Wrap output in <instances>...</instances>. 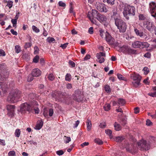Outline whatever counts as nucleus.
Segmentation results:
<instances>
[{
    "label": "nucleus",
    "instance_id": "obj_51",
    "mask_svg": "<svg viewBox=\"0 0 156 156\" xmlns=\"http://www.w3.org/2000/svg\"><path fill=\"white\" fill-rule=\"evenodd\" d=\"M118 78L121 80H124V77L122 76L120 74L118 73L117 75Z\"/></svg>",
    "mask_w": 156,
    "mask_h": 156
},
{
    "label": "nucleus",
    "instance_id": "obj_48",
    "mask_svg": "<svg viewBox=\"0 0 156 156\" xmlns=\"http://www.w3.org/2000/svg\"><path fill=\"white\" fill-rule=\"evenodd\" d=\"M64 137L66 138V140H65V142L66 144L69 143L71 141V138L69 137L65 136Z\"/></svg>",
    "mask_w": 156,
    "mask_h": 156
},
{
    "label": "nucleus",
    "instance_id": "obj_40",
    "mask_svg": "<svg viewBox=\"0 0 156 156\" xmlns=\"http://www.w3.org/2000/svg\"><path fill=\"white\" fill-rule=\"evenodd\" d=\"M120 123L122 125L124 126L126 123V121L125 119H122L121 122H120Z\"/></svg>",
    "mask_w": 156,
    "mask_h": 156
},
{
    "label": "nucleus",
    "instance_id": "obj_31",
    "mask_svg": "<svg viewBox=\"0 0 156 156\" xmlns=\"http://www.w3.org/2000/svg\"><path fill=\"white\" fill-rule=\"evenodd\" d=\"M20 129H17L15 131V136L18 137L20 136Z\"/></svg>",
    "mask_w": 156,
    "mask_h": 156
},
{
    "label": "nucleus",
    "instance_id": "obj_25",
    "mask_svg": "<svg viewBox=\"0 0 156 156\" xmlns=\"http://www.w3.org/2000/svg\"><path fill=\"white\" fill-rule=\"evenodd\" d=\"M114 126L115 127V129L116 131H119L121 129V125L117 123V122H115L114 124Z\"/></svg>",
    "mask_w": 156,
    "mask_h": 156
},
{
    "label": "nucleus",
    "instance_id": "obj_63",
    "mask_svg": "<svg viewBox=\"0 0 156 156\" xmlns=\"http://www.w3.org/2000/svg\"><path fill=\"white\" fill-rule=\"evenodd\" d=\"M69 63L72 66V67H74L75 66V63L73 61L71 60L69 61Z\"/></svg>",
    "mask_w": 156,
    "mask_h": 156
},
{
    "label": "nucleus",
    "instance_id": "obj_43",
    "mask_svg": "<svg viewBox=\"0 0 156 156\" xmlns=\"http://www.w3.org/2000/svg\"><path fill=\"white\" fill-rule=\"evenodd\" d=\"M16 154V153L14 151H11L8 153L9 156H14Z\"/></svg>",
    "mask_w": 156,
    "mask_h": 156
},
{
    "label": "nucleus",
    "instance_id": "obj_22",
    "mask_svg": "<svg viewBox=\"0 0 156 156\" xmlns=\"http://www.w3.org/2000/svg\"><path fill=\"white\" fill-rule=\"evenodd\" d=\"M6 69V66L5 63L0 64V73L2 74L3 72L7 70Z\"/></svg>",
    "mask_w": 156,
    "mask_h": 156
},
{
    "label": "nucleus",
    "instance_id": "obj_20",
    "mask_svg": "<svg viewBox=\"0 0 156 156\" xmlns=\"http://www.w3.org/2000/svg\"><path fill=\"white\" fill-rule=\"evenodd\" d=\"M134 31L136 34L140 37H142L144 36V32L140 30H138L136 28L134 29Z\"/></svg>",
    "mask_w": 156,
    "mask_h": 156
},
{
    "label": "nucleus",
    "instance_id": "obj_14",
    "mask_svg": "<svg viewBox=\"0 0 156 156\" xmlns=\"http://www.w3.org/2000/svg\"><path fill=\"white\" fill-rule=\"evenodd\" d=\"M2 73V74L1 73H0V80L1 81L6 80L9 75L8 71L7 70L4 71Z\"/></svg>",
    "mask_w": 156,
    "mask_h": 156
},
{
    "label": "nucleus",
    "instance_id": "obj_18",
    "mask_svg": "<svg viewBox=\"0 0 156 156\" xmlns=\"http://www.w3.org/2000/svg\"><path fill=\"white\" fill-rule=\"evenodd\" d=\"M141 42L136 41L132 43V46L134 48H140L141 47Z\"/></svg>",
    "mask_w": 156,
    "mask_h": 156
},
{
    "label": "nucleus",
    "instance_id": "obj_17",
    "mask_svg": "<svg viewBox=\"0 0 156 156\" xmlns=\"http://www.w3.org/2000/svg\"><path fill=\"white\" fill-rule=\"evenodd\" d=\"M123 48H124L125 49V50L128 52L129 53L135 54L136 53V50L132 49L127 46H123Z\"/></svg>",
    "mask_w": 156,
    "mask_h": 156
},
{
    "label": "nucleus",
    "instance_id": "obj_11",
    "mask_svg": "<svg viewBox=\"0 0 156 156\" xmlns=\"http://www.w3.org/2000/svg\"><path fill=\"white\" fill-rule=\"evenodd\" d=\"M0 89L2 90V93L0 90V95L1 96H4L6 94L8 89V85L6 83L0 82Z\"/></svg>",
    "mask_w": 156,
    "mask_h": 156
},
{
    "label": "nucleus",
    "instance_id": "obj_42",
    "mask_svg": "<svg viewBox=\"0 0 156 156\" xmlns=\"http://www.w3.org/2000/svg\"><path fill=\"white\" fill-rule=\"evenodd\" d=\"M105 90L107 92H108L111 91L110 87L108 85H106L105 87Z\"/></svg>",
    "mask_w": 156,
    "mask_h": 156
},
{
    "label": "nucleus",
    "instance_id": "obj_35",
    "mask_svg": "<svg viewBox=\"0 0 156 156\" xmlns=\"http://www.w3.org/2000/svg\"><path fill=\"white\" fill-rule=\"evenodd\" d=\"M140 20H144L146 19V17L143 14H140L139 16Z\"/></svg>",
    "mask_w": 156,
    "mask_h": 156
},
{
    "label": "nucleus",
    "instance_id": "obj_45",
    "mask_svg": "<svg viewBox=\"0 0 156 156\" xmlns=\"http://www.w3.org/2000/svg\"><path fill=\"white\" fill-rule=\"evenodd\" d=\"M95 142L98 144H103V142L99 139H96L95 140Z\"/></svg>",
    "mask_w": 156,
    "mask_h": 156
},
{
    "label": "nucleus",
    "instance_id": "obj_5",
    "mask_svg": "<svg viewBox=\"0 0 156 156\" xmlns=\"http://www.w3.org/2000/svg\"><path fill=\"white\" fill-rule=\"evenodd\" d=\"M130 77L134 81L132 82L133 86L136 87H138L140 84V82L141 80V77L139 74L134 72L130 74Z\"/></svg>",
    "mask_w": 156,
    "mask_h": 156
},
{
    "label": "nucleus",
    "instance_id": "obj_4",
    "mask_svg": "<svg viewBox=\"0 0 156 156\" xmlns=\"http://www.w3.org/2000/svg\"><path fill=\"white\" fill-rule=\"evenodd\" d=\"M136 9L134 6L127 5L125 7L123 13L126 18L129 20V16H133L135 14Z\"/></svg>",
    "mask_w": 156,
    "mask_h": 156
},
{
    "label": "nucleus",
    "instance_id": "obj_33",
    "mask_svg": "<svg viewBox=\"0 0 156 156\" xmlns=\"http://www.w3.org/2000/svg\"><path fill=\"white\" fill-rule=\"evenodd\" d=\"M71 78V75L69 73H67L65 79L66 80L70 81Z\"/></svg>",
    "mask_w": 156,
    "mask_h": 156
},
{
    "label": "nucleus",
    "instance_id": "obj_64",
    "mask_svg": "<svg viewBox=\"0 0 156 156\" xmlns=\"http://www.w3.org/2000/svg\"><path fill=\"white\" fill-rule=\"evenodd\" d=\"M99 126L101 128H104L106 126V124L105 123H101L99 125Z\"/></svg>",
    "mask_w": 156,
    "mask_h": 156
},
{
    "label": "nucleus",
    "instance_id": "obj_57",
    "mask_svg": "<svg viewBox=\"0 0 156 156\" xmlns=\"http://www.w3.org/2000/svg\"><path fill=\"white\" fill-rule=\"evenodd\" d=\"M88 32L90 34H92L93 33V27H90L88 30Z\"/></svg>",
    "mask_w": 156,
    "mask_h": 156
},
{
    "label": "nucleus",
    "instance_id": "obj_15",
    "mask_svg": "<svg viewBox=\"0 0 156 156\" xmlns=\"http://www.w3.org/2000/svg\"><path fill=\"white\" fill-rule=\"evenodd\" d=\"M97 9L101 12H107V9L105 6V4L101 3H98L96 6Z\"/></svg>",
    "mask_w": 156,
    "mask_h": 156
},
{
    "label": "nucleus",
    "instance_id": "obj_12",
    "mask_svg": "<svg viewBox=\"0 0 156 156\" xmlns=\"http://www.w3.org/2000/svg\"><path fill=\"white\" fill-rule=\"evenodd\" d=\"M106 40L108 43L110 45L117 46V44L115 42L114 39L108 33L106 34Z\"/></svg>",
    "mask_w": 156,
    "mask_h": 156
},
{
    "label": "nucleus",
    "instance_id": "obj_24",
    "mask_svg": "<svg viewBox=\"0 0 156 156\" xmlns=\"http://www.w3.org/2000/svg\"><path fill=\"white\" fill-rule=\"evenodd\" d=\"M87 130L90 131L91 129L92 124L91 121L88 119L87 122Z\"/></svg>",
    "mask_w": 156,
    "mask_h": 156
},
{
    "label": "nucleus",
    "instance_id": "obj_49",
    "mask_svg": "<svg viewBox=\"0 0 156 156\" xmlns=\"http://www.w3.org/2000/svg\"><path fill=\"white\" fill-rule=\"evenodd\" d=\"M56 153L58 155H62L64 153V152L62 150L58 151L56 152Z\"/></svg>",
    "mask_w": 156,
    "mask_h": 156
},
{
    "label": "nucleus",
    "instance_id": "obj_9",
    "mask_svg": "<svg viewBox=\"0 0 156 156\" xmlns=\"http://www.w3.org/2000/svg\"><path fill=\"white\" fill-rule=\"evenodd\" d=\"M143 23L147 25L146 28L149 31H155L156 27L153 22H150L149 20H146L144 21Z\"/></svg>",
    "mask_w": 156,
    "mask_h": 156
},
{
    "label": "nucleus",
    "instance_id": "obj_54",
    "mask_svg": "<svg viewBox=\"0 0 156 156\" xmlns=\"http://www.w3.org/2000/svg\"><path fill=\"white\" fill-rule=\"evenodd\" d=\"M68 44V43H66L63 44H61L60 46V47L62 48V49H64L66 48Z\"/></svg>",
    "mask_w": 156,
    "mask_h": 156
},
{
    "label": "nucleus",
    "instance_id": "obj_32",
    "mask_svg": "<svg viewBox=\"0 0 156 156\" xmlns=\"http://www.w3.org/2000/svg\"><path fill=\"white\" fill-rule=\"evenodd\" d=\"M39 59V57L38 55H37L34 57V58L33 59V62L37 63L38 62Z\"/></svg>",
    "mask_w": 156,
    "mask_h": 156
},
{
    "label": "nucleus",
    "instance_id": "obj_37",
    "mask_svg": "<svg viewBox=\"0 0 156 156\" xmlns=\"http://www.w3.org/2000/svg\"><path fill=\"white\" fill-rule=\"evenodd\" d=\"M48 78L49 80L51 81H53L54 80L55 77L53 75V74L52 73L50 74L48 76Z\"/></svg>",
    "mask_w": 156,
    "mask_h": 156
},
{
    "label": "nucleus",
    "instance_id": "obj_55",
    "mask_svg": "<svg viewBox=\"0 0 156 156\" xmlns=\"http://www.w3.org/2000/svg\"><path fill=\"white\" fill-rule=\"evenodd\" d=\"M148 95L150 96L154 97H156V92L153 93H149Z\"/></svg>",
    "mask_w": 156,
    "mask_h": 156
},
{
    "label": "nucleus",
    "instance_id": "obj_16",
    "mask_svg": "<svg viewBox=\"0 0 156 156\" xmlns=\"http://www.w3.org/2000/svg\"><path fill=\"white\" fill-rule=\"evenodd\" d=\"M41 71L38 69H36L33 70L32 75L33 76L38 77L41 75Z\"/></svg>",
    "mask_w": 156,
    "mask_h": 156
},
{
    "label": "nucleus",
    "instance_id": "obj_46",
    "mask_svg": "<svg viewBox=\"0 0 156 156\" xmlns=\"http://www.w3.org/2000/svg\"><path fill=\"white\" fill-rule=\"evenodd\" d=\"M34 53L35 54H37L38 53L39 48L37 46H35L34 48Z\"/></svg>",
    "mask_w": 156,
    "mask_h": 156
},
{
    "label": "nucleus",
    "instance_id": "obj_2",
    "mask_svg": "<svg viewBox=\"0 0 156 156\" xmlns=\"http://www.w3.org/2000/svg\"><path fill=\"white\" fill-rule=\"evenodd\" d=\"M21 91L17 89L13 90L7 97V101L10 103H14L18 101L21 96Z\"/></svg>",
    "mask_w": 156,
    "mask_h": 156
},
{
    "label": "nucleus",
    "instance_id": "obj_29",
    "mask_svg": "<svg viewBox=\"0 0 156 156\" xmlns=\"http://www.w3.org/2000/svg\"><path fill=\"white\" fill-rule=\"evenodd\" d=\"M16 53H19L21 51V48L19 45H16L15 48Z\"/></svg>",
    "mask_w": 156,
    "mask_h": 156
},
{
    "label": "nucleus",
    "instance_id": "obj_23",
    "mask_svg": "<svg viewBox=\"0 0 156 156\" xmlns=\"http://www.w3.org/2000/svg\"><path fill=\"white\" fill-rule=\"evenodd\" d=\"M125 139L124 136H118L115 137L114 140L117 142H121Z\"/></svg>",
    "mask_w": 156,
    "mask_h": 156
},
{
    "label": "nucleus",
    "instance_id": "obj_10",
    "mask_svg": "<svg viewBox=\"0 0 156 156\" xmlns=\"http://www.w3.org/2000/svg\"><path fill=\"white\" fill-rule=\"evenodd\" d=\"M149 8L151 16L156 19V3L151 2L149 3Z\"/></svg>",
    "mask_w": 156,
    "mask_h": 156
},
{
    "label": "nucleus",
    "instance_id": "obj_52",
    "mask_svg": "<svg viewBox=\"0 0 156 156\" xmlns=\"http://www.w3.org/2000/svg\"><path fill=\"white\" fill-rule=\"evenodd\" d=\"M105 59L103 57H102V58H100L98 60H96V61L97 62H99L100 63L104 62L105 61Z\"/></svg>",
    "mask_w": 156,
    "mask_h": 156
},
{
    "label": "nucleus",
    "instance_id": "obj_30",
    "mask_svg": "<svg viewBox=\"0 0 156 156\" xmlns=\"http://www.w3.org/2000/svg\"><path fill=\"white\" fill-rule=\"evenodd\" d=\"M105 132L106 134L109 136L111 139L112 138V131L111 130L108 129L105 130Z\"/></svg>",
    "mask_w": 156,
    "mask_h": 156
},
{
    "label": "nucleus",
    "instance_id": "obj_41",
    "mask_svg": "<svg viewBox=\"0 0 156 156\" xmlns=\"http://www.w3.org/2000/svg\"><path fill=\"white\" fill-rule=\"evenodd\" d=\"M58 4L60 6L65 7L66 6V4L61 1H59Z\"/></svg>",
    "mask_w": 156,
    "mask_h": 156
},
{
    "label": "nucleus",
    "instance_id": "obj_38",
    "mask_svg": "<svg viewBox=\"0 0 156 156\" xmlns=\"http://www.w3.org/2000/svg\"><path fill=\"white\" fill-rule=\"evenodd\" d=\"M143 70L144 71V74L145 75H147L149 72V69L147 67H144Z\"/></svg>",
    "mask_w": 156,
    "mask_h": 156
},
{
    "label": "nucleus",
    "instance_id": "obj_28",
    "mask_svg": "<svg viewBox=\"0 0 156 156\" xmlns=\"http://www.w3.org/2000/svg\"><path fill=\"white\" fill-rule=\"evenodd\" d=\"M141 47L142 48H147L149 46V44L146 42H141Z\"/></svg>",
    "mask_w": 156,
    "mask_h": 156
},
{
    "label": "nucleus",
    "instance_id": "obj_27",
    "mask_svg": "<svg viewBox=\"0 0 156 156\" xmlns=\"http://www.w3.org/2000/svg\"><path fill=\"white\" fill-rule=\"evenodd\" d=\"M110 107L111 106L110 104H105L104 106V108L105 111H108L110 110Z\"/></svg>",
    "mask_w": 156,
    "mask_h": 156
},
{
    "label": "nucleus",
    "instance_id": "obj_3",
    "mask_svg": "<svg viewBox=\"0 0 156 156\" xmlns=\"http://www.w3.org/2000/svg\"><path fill=\"white\" fill-rule=\"evenodd\" d=\"M114 20L115 24L119 30V32H125L127 29L126 23L123 20L119 18H114Z\"/></svg>",
    "mask_w": 156,
    "mask_h": 156
},
{
    "label": "nucleus",
    "instance_id": "obj_39",
    "mask_svg": "<svg viewBox=\"0 0 156 156\" xmlns=\"http://www.w3.org/2000/svg\"><path fill=\"white\" fill-rule=\"evenodd\" d=\"M32 28L33 31H34L36 33H38L40 31L39 29L37 28V27H36V26H32Z\"/></svg>",
    "mask_w": 156,
    "mask_h": 156
},
{
    "label": "nucleus",
    "instance_id": "obj_50",
    "mask_svg": "<svg viewBox=\"0 0 156 156\" xmlns=\"http://www.w3.org/2000/svg\"><path fill=\"white\" fill-rule=\"evenodd\" d=\"M32 44L30 43H26L24 45V48H29L31 46Z\"/></svg>",
    "mask_w": 156,
    "mask_h": 156
},
{
    "label": "nucleus",
    "instance_id": "obj_59",
    "mask_svg": "<svg viewBox=\"0 0 156 156\" xmlns=\"http://www.w3.org/2000/svg\"><path fill=\"white\" fill-rule=\"evenodd\" d=\"M53 113V110L52 108H50L49 110V115L50 116H51Z\"/></svg>",
    "mask_w": 156,
    "mask_h": 156
},
{
    "label": "nucleus",
    "instance_id": "obj_34",
    "mask_svg": "<svg viewBox=\"0 0 156 156\" xmlns=\"http://www.w3.org/2000/svg\"><path fill=\"white\" fill-rule=\"evenodd\" d=\"M7 2V5L9 8H11L13 5V2L11 1H8Z\"/></svg>",
    "mask_w": 156,
    "mask_h": 156
},
{
    "label": "nucleus",
    "instance_id": "obj_8",
    "mask_svg": "<svg viewBox=\"0 0 156 156\" xmlns=\"http://www.w3.org/2000/svg\"><path fill=\"white\" fill-rule=\"evenodd\" d=\"M73 97V99L78 102L82 101L83 100V95L82 91L79 90H76Z\"/></svg>",
    "mask_w": 156,
    "mask_h": 156
},
{
    "label": "nucleus",
    "instance_id": "obj_1",
    "mask_svg": "<svg viewBox=\"0 0 156 156\" xmlns=\"http://www.w3.org/2000/svg\"><path fill=\"white\" fill-rule=\"evenodd\" d=\"M88 17L91 22L97 25H98V22L95 19H97L100 23H105L107 20V19L105 16L100 14L95 9L92 10L91 15Z\"/></svg>",
    "mask_w": 156,
    "mask_h": 156
},
{
    "label": "nucleus",
    "instance_id": "obj_47",
    "mask_svg": "<svg viewBox=\"0 0 156 156\" xmlns=\"http://www.w3.org/2000/svg\"><path fill=\"white\" fill-rule=\"evenodd\" d=\"M17 20L16 19H12L11 20V22L13 24V26L15 27L16 26L17 23Z\"/></svg>",
    "mask_w": 156,
    "mask_h": 156
},
{
    "label": "nucleus",
    "instance_id": "obj_61",
    "mask_svg": "<svg viewBox=\"0 0 156 156\" xmlns=\"http://www.w3.org/2000/svg\"><path fill=\"white\" fill-rule=\"evenodd\" d=\"M134 110L135 113L137 114L139 112V108L138 107H136L134 109Z\"/></svg>",
    "mask_w": 156,
    "mask_h": 156
},
{
    "label": "nucleus",
    "instance_id": "obj_62",
    "mask_svg": "<svg viewBox=\"0 0 156 156\" xmlns=\"http://www.w3.org/2000/svg\"><path fill=\"white\" fill-rule=\"evenodd\" d=\"M89 144V143L88 142H85L83 143V144H81V146L82 147H83L85 146H88Z\"/></svg>",
    "mask_w": 156,
    "mask_h": 156
},
{
    "label": "nucleus",
    "instance_id": "obj_60",
    "mask_svg": "<svg viewBox=\"0 0 156 156\" xmlns=\"http://www.w3.org/2000/svg\"><path fill=\"white\" fill-rule=\"evenodd\" d=\"M144 56L145 57L150 58L151 56V54L149 52H147L144 55Z\"/></svg>",
    "mask_w": 156,
    "mask_h": 156
},
{
    "label": "nucleus",
    "instance_id": "obj_58",
    "mask_svg": "<svg viewBox=\"0 0 156 156\" xmlns=\"http://www.w3.org/2000/svg\"><path fill=\"white\" fill-rule=\"evenodd\" d=\"M5 55V52L3 50L0 49V56H4Z\"/></svg>",
    "mask_w": 156,
    "mask_h": 156
},
{
    "label": "nucleus",
    "instance_id": "obj_21",
    "mask_svg": "<svg viewBox=\"0 0 156 156\" xmlns=\"http://www.w3.org/2000/svg\"><path fill=\"white\" fill-rule=\"evenodd\" d=\"M15 107L13 105H8L7 106V109L9 112H11L12 114L14 112Z\"/></svg>",
    "mask_w": 156,
    "mask_h": 156
},
{
    "label": "nucleus",
    "instance_id": "obj_53",
    "mask_svg": "<svg viewBox=\"0 0 156 156\" xmlns=\"http://www.w3.org/2000/svg\"><path fill=\"white\" fill-rule=\"evenodd\" d=\"M114 0H107V2L108 4L112 5L114 4Z\"/></svg>",
    "mask_w": 156,
    "mask_h": 156
},
{
    "label": "nucleus",
    "instance_id": "obj_36",
    "mask_svg": "<svg viewBox=\"0 0 156 156\" xmlns=\"http://www.w3.org/2000/svg\"><path fill=\"white\" fill-rule=\"evenodd\" d=\"M44 112L43 114L44 115L45 117H47L48 116V111L47 110L46 108H44L43 109Z\"/></svg>",
    "mask_w": 156,
    "mask_h": 156
},
{
    "label": "nucleus",
    "instance_id": "obj_26",
    "mask_svg": "<svg viewBox=\"0 0 156 156\" xmlns=\"http://www.w3.org/2000/svg\"><path fill=\"white\" fill-rule=\"evenodd\" d=\"M118 103L119 105H123L125 103V101L123 99L119 98L118 100Z\"/></svg>",
    "mask_w": 156,
    "mask_h": 156
},
{
    "label": "nucleus",
    "instance_id": "obj_44",
    "mask_svg": "<svg viewBox=\"0 0 156 156\" xmlns=\"http://www.w3.org/2000/svg\"><path fill=\"white\" fill-rule=\"evenodd\" d=\"M47 41L48 42L51 43L54 41L55 40L53 37H48L47 39Z\"/></svg>",
    "mask_w": 156,
    "mask_h": 156
},
{
    "label": "nucleus",
    "instance_id": "obj_13",
    "mask_svg": "<svg viewBox=\"0 0 156 156\" xmlns=\"http://www.w3.org/2000/svg\"><path fill=\"white\" fill-rule=\"evenodd\" d=\"M126 151L131 153H135L137 152L138 148L135 147L133 145L128 144L126 147Z\"/></svg>",
    "mask_w": 156,
    "mask_h": 156
},
{
    "label": "nucleus",
    "instance_id": "obj_7",
    "mask_svg": "<svg viewBox=\"0 0 156 156\" xmlns=\"http://www.w3.org/2000/svg\"><path fill=\"white\" fill-rule=\"evenodd\" d=\"M33 107L27 103H24L20 106V111L22 113H25L27 111L29 112H31Z\"/></svg>",
    "mask_w": 156,
    "mask_h": 156
},
{
    "label": "nucleus",
    "instance_id": "obj_19",
    "mask_svg": "<svg viewBox=\"0 0 156 156\" xmlns=\"http://www.w3.org/2000/svg\"><path fill=\"white\" fill-rule=\"evenodd\" d=\"M43 124V122L42 120H40L37 123L35 126V129L37 130H39L42 127Z\"/></svg>",
    "mask_w": 156,
    "mask_h": 156
},
{
    "label": "nucleus",
    "instance_id": "obj_6",
    "mask_svg": "<svg viewBox=\"0 0 156 156\" xmlns=\"http://www.w3.org/2000/svg\"><path fill=\"white\" fill-rule=\"evenodd\" d=\"M138 148L141 151H147L150 149V144L143 139L137 142Z\"/></svg>",
    "mask_w": 156,
    "mask_h": 156
},
{
    "label": "nucleus",
    "instance_id": "obj_56",
    "mask_svg": "<svg viewBox=\"0 0 156 156\" xmlns=\"http://www.w3.org/2000/svg\"><path fill=\"white\" fill-rule=\"evenodd\" d=\"M146 124L148 126H150L152 125V122L149 119H147L146 121Z\"/></svg>",
    "mask_w": 156,
    "mask_h": 156
}]
</instances>
